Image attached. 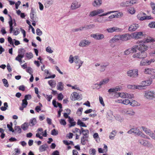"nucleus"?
<instances>
[{
    "label": "nucleus",
    "mask_w": 155,
    "mask_h": 155,
    "mask_svg": "<svg viewBox=\"0 0 155 155\" xmlns=\"http://www.w3.org/2000/svg\"><path fill=\"white\" fill-rule=\"evenodd\" d=\"M144 96L147 99H153L155 98V92L150 90L146 91L144 92Z\"/></svg>",
    "instance_id": "obj_1"
},
{
    "label": "nucleus",
    "mask_w": 155,
    "mask_h": 155,
    "mask_svg": "<svg viewBox=\"0 0 155 155\" xmlns=\"http://www.w3.org/2000/svg\"><path fill=\"white\" fill-rule=\"evenodd\" d=\"M147 56V54L146 52H140L134 54L132 57L134 58L143 59L146 58Z\"/></svg>",
    "instance_id": "obj_2"
},
{
    "label": "nucleus",
    "mask_w": 155,
    "mask_h": 155,
    "mask_svg": "<svg viewBox=\"0 0 155 155\" xmlns=\"http://www.w3.org/2000/svg\"><path fill=\"white\" fill-rule=\"evenodd\" d=\"M137 45L138 50L141 52H145V51L149 48L148 46L142 42H140V43Z\"/></svg>",
    "instance_id": "obj_3"
},
{
    "label": "nucleus",
    "mask_w": 155,
    "mask_h": 155,
    "mask_svg": "<svg viewBox=\"0 0 155 155\" xmlns=\"http://www.w3.org/2000/svg\"><path fill=\"white\" fill-rule=\"evenodd\" d=\"M138 70L137 69L130 70L127 72V74L129 77L136 78L138 75Z\"/></svg>",
    "instance_id": "obj_4"
},
{
    "label": "nucleus",
    "mask_w": 155,
    "mask_h": 155,
    "mask_svg": "<svg viewBox=\"0 0 155 155\" xmlns=\"http://www.w3.org/2000/svg\"><path fill=\"white\" fill-rule=\"evenodd\" d=\"M122 113L131 116L134 115L135 114L133 110L131 108L124 109L122 110Z\"/></svg>",
    "instance_id": "obj_5"
},
{
    "label": "nucleus",
    "mask_w": 155,
    "mask_h": 155,
    "mask_svg": "<svg viewBox=\"0 0 155 155\" xmlns=\"http://www.w3.org/2000/svg\"><path fill=\"white\" fill-rule=\"evenodd\" d=\"M122 30L121 28H118L117 27H113L107 28L106 31L108 33H111L114 32H121Z\"/></svg>",
    "instance_id": "obj_6"
},
{
    "label": "nucleus",
    "mask_w": 155,
    "mask_h": 155,
    "mask_svg": "<svg viewBox=\"0 0 155 155\" xmlns=\"http://www.w3.org/2000/svg\"><path fill=\"white\" fill-rule=\"evenodd\" d=\"M91 37L97 40H102L104 38V36L103 34L100 33L91 34Z\"/></svg>",
    "instance_id": "obj_7"
},
{
    "label": "nucleus",
    "mask_w": 155,
    "mask_h": 155,
    "mask_svg": "<svg viewBox=\"0 0 155 155\" xmlns=\"http://www.w3.org/2000/svg\"><path fill=\"white\" fill-rule=\"evenodd\" d=\"M131 35L128 34H125L119 35V40L123 41H127L130 38Z\"/></svg>",
    "instance_id": "obj_8"
},
{
    "label": "nucleus",
    "mask_w": 155,
    "mask_h": 155,
    "mask_svg": "<svg viewBox=\"0 0 155 155\" xmlns=\"http://www.w3.org/2000/svg\"><path fill=\"white\" fill-rule=\"evenodd\" d=\"M138 142L141 145L148 147H151L152 145L148 140L142 139L138 140Z\"/></svg>",
    "instance_id": "obj_9"
},
{
    "label": "nucleus",
    "mask_w": 155,
    "mask_h": 155,
    "mask_svg": "<svg viewBox=\"0 0 155 155\" xmlns=\"http://www.w3.org/2000/svg\"><path fill=\"white\" fill-rule=\"evenodd\" d=\"M91 43V41L87 39H84L81 41L79 45L81 47H85L88 46Z\"/></svg>",
    "instance_id": "obj_10"
},
{
    "label": "nucleus",
    "mask_w": 155,
    "mask_h": 155,
    "mask_svg": "<svg viewBox=\"0 0 155 155\" xmlns=\"http://www.w3.org/2000/svg\"><path fill=\"white\" fill-rule=\"evenodd\" d=\"M110 79L108 78H105L101 80L99 82V84H96L95 85H98L100 86V87L98 89L100 88L102 86L104 85L107 83L109 81Z\"/></svg>",
    "instance_id": "obj_11"
},
{
    "label": "nucleus",
    "mask_w": 155,
    "mask_h": 155,
    "mask_svg": "<svg viewBox=\"0 0 155 155\" xmlns=\"http://www.w3.org/2000/svg\"><path fill=\"white\" fill-rule=\"evenodd\" d=\"M139 27L138 24H133L129 27L128 30L130 31H135Z\"/></svg>",
    "instance_id": "obj_12"
},
{
    "label": "nucleus",
    "mask_w": 155,
    "mask_h": 155,
    "mask_svg": "<svg viewBox=\"0 0 155 155\" xmlns=\"http://www.w3.org/2000/svg\"><path fill=\"white\" fill-rule=\"evenodd\" d=\"M121 88V87L117 86L114 88H110L108 90V92L109 93H116L118 91H120Z\"/></svg>",
    "instance_id": "obj_13"
},
{
    "label": "nucleus",
    "mask_w": 155,
    "mask_h": 155,
    "mask_svg": "<svg viewBox=\"0 0 155 155\" xmlns=\"http://www.w3.org/2000/svg\"><path fill=\"white\" fill-rule=\"evenodd\" d=\"M132 128L133 130V132L134 133L137 135L140 136L141 137H144V136L145 135L144 134H143L142 132L140 131L137 127Z\"/></svg>",
    "instance_id": "obj_14"
},
{
    "label": "nucleus",
    "mask_w": 155,
    "mask_h": 155,
    "mask_svg": "<svg viewBox=\"0 0 155 155\" xmlns=\"http://www.w3.org/2000/svg\"><path fill=\"white\" fill-rule=\"evenodd\" d=\"M143 36V32L141 31L135 32L133 33V36L135 39L140 38Z\"/></svg>",
    "instance_id": "obj_15"
},
{
    "label": "nucleus",
    "mask_w": 155,
    "mask_h": 155,
    "mask_svg": "<svg viewBox=\"0 0 155 155\" xmlns=\"http://www.w3.org/2000/svg\"><path fill=\"white\" fill-rule=\"evenodd\" d=\"M80 134H82L83 136L86 137H88L89 134V131L87 130H84L83 128H81L80 131Z\"/></svg>",
    "instance_id": "obj_16"
},
{
    "label": "nucleus",
    "mask_w": 155,
    "mask_h": 155,
    "mask_svg": "<svg viewBox=\"0 0 155 155\" xmlns=\"http://www.w3.org/2000/svg\"><path fill=\"white\" fill-rule=\"evenodd\" d=\"M102 4V0H95L92 3L94 7H98Z\"/></svg>",
    "instance_id": "obj_17"
},
{
    "label": "nucleus",
    "mask_w": 155,
    "mask_h": 155,
    "mask_svg": "<svg viewBox=\"0 0 155 155\" xmlns=\"http://www.w3.org/2000/svg\"><path fill=\"white\" fill-rule=\"evenodd\" d=\"M54 3V0H45L44 5L45 7H48L53 5Z\"/></svg>",
    "instance_id": "obj_18"
},
{
    "label": "nucleus",
    "mask_w": 155,
    "mask_h": 155,
    "mask_svg": "<svg viewBox=\"0 0 155 155\" xmlns=\"http://www.w3.org/2000/svg\"><path fill=\"white\" fill-rule=\"evenodd\" d=\"M144 72L147 74H152L155 73V70L151 68H146Z\"/></svg>",
    "instance_id": "obj_19"
},
{
    "label": "nucleus",
    "mask_w": 155,
    "mask_h": 155,
    "mask_svg": "<svg viewBox=\"0 0 155 155\" xmlns=\"http://www.w3.org/2000/svg\"><path fill=\"white\" fill-rule=\"evenodd\" d=\"M30 16L31 19L33 20V21H35L36 20V16L34 10L32 8L31 9V11L30 14Z\"/></svg>",
    "instance_id": "obj_20"
},
{
    "label": "nucleus",
    "mask_w": 155,
    "mask_h": 155,
    "mask_svg": "<svg viewBox=\"0 0 155 155\" xmlns=\"http://www.w3.org/2000/svg\"><path fill=\"white\" fill-rule=\"evenodd\" d=\"M78 59V57L75 56L73 57L72 55H71L69 57V61L70 63H72L74 62L77 63L78 62L77 60Z\"/></svg>",
    "instance_id": "obj_21"
},
{
    "label": "nucleus",
    "mask_w": 155,
    "mask_h": 155,
    "mask_svg": "<svg viewBox=\"0 0 155 155\" xmlns=\"http://www.w3.org/2000/svg\"><path fill=\"white\" fill-rule=\"evenodd\" d=\"M28 104V102L25 100L23 99L22 101L21 106L19 108L21 110H23L24 108H25Z\"/></svg>",
    "instance_id": "obj_22"
},
{
    "label": "nucleus",
    "mask_w": 155,
    "mask_h": 155,
    "mask_svg": "<svg viewBox=\"0 0 155 155\" xmlns=\"http://www.w3.org/2000/svg\"><path fill=\"white\" fill-rule=\"evenodd\" d=\"M48 83L49 85L52 87H54L56 84L55 81L54 80H51L48 81Z\"/></svg>",
    "instance_id": "obj_23"
},
{
    "label": "nucleus",
    "mask_w": 155,
    "mask_h": 155,
    "mask_svg": "<svg viewBox=\"0 0 155 155\" xmlns=\"http://www.w3.org/2000/svg\"><path fill=\"white\" fill-rule=\"evenodd\" d=\"M119 40V35H115L113 38L109 40V42L110 43L115 42Z\"/></svg>",
    "instance_id": "obj_24"
},
{
    "label": "nucleus",
    "mask_w": 155,
    "mask_h": 155,
    "mask_svg": "<svg viewBox=\"0 0 155 155\" xmlns=\"http://www.w3.org/2000/svg\"><path fill=\"white\" fill-rule=\"evenodd\" d=\"M70 97L72 101L76 100L78 98V93L76 92H73L71 94Z\"/></svg>",
    "instance_id": "obj_25"
},
{
    "label": "nucleus",
    "mask_w": 155,
    "mask_h": 155,
    "mask_svg": "<svg viewBox=\"0 0 155 155\" xmlns=\"http://www.w3.org/2000/svg\"><path fill=\"white\" fill-rule=\"evenodd\" d=\"M141 128L145 133L147 135H149L152 132L150 129L145 127L142 126Z\"/></svg>",
    "instance_id": "obj_26"
},
{
    "label": "nucleus",
    "mask_w": 155,
    "mask_h": 155,
    "mask_svg": "<svg viewBox=\"0 0 155 155\" xmlns=\"http://www.w3.org/2000/svg\"><path fill=\"white\" fill-rule=\"evenodd\" d=\"M24 57L23 55L18 54L16 57L15 60L19 62L20 63V64H21L22 62V58H23Z\"/></svg>",
    "instance_id": "obj_27"
},
{
    "label": "nucleus",
    "mask_w": 155,
    "mask_h": 155,
    "mask_svg": "<svg viewBox=\"0 0 155 155\" xmlns=\"http://www.w3.org/2000/svg\"><path fill=\"white\" fill-rule=\"evenodd\" d=\"M63 88L64 85L63 83L61 82H58L57 86V89L61 91L63 90Z\"/></svg>",
    "instance_id": "obj_28"
},
{
    "label": "nucleus",
    "mask_w": 155,
    "mask_h": 155,
    "mask_svg": "<svg viewBox=\"0 0 155 155\" xmlns=\"http://www.w3.org/2000/svg\"><path fill=\"white\" fill-rule=\"evenodd\" d=\"M117 133V132L115 130H113L110 133V135L109 136V138L110 140H113Z\"/></svg>",
    "instance_id": "obj_29"
},
{
    "label": "nucleus",
    "mask_w": 155,
    "mask_h": 155,
    "mask_svg": "<svg viewBox=\"0 0 155 155\" xmlns=\"http://www.w3.org/2000/svg\"><path fill=\"white\" fill-rule=\"evenodd\" d=\"M145 41L147 43L154 42H155V38L150 37H147Z\"/></svg>",
    "instance_id": "obj_30"
},
{
    "label": "nucleus",
    "mask_w": 155,
    "mask_h": 155,
    "mask_svg": "<svg viewBox=\"0 0 155 155\" xmlns=\"http://www.w3.org/2000/svg\"><path fill=\"white\" fill-rule=\"evenodd\" d=\"M9 25L10 27V33H12V31H13V22L12 19L10 17V20L8 22Z\"/></svg>",
    "instance_id": "obj_31"
},
{
    "label": "nucleus",
    "mask_w": 155,
    "mask_h": 155,
    "mask_svg": "<svg viewBox=\"0 0 155 155\" xmlns=\"http://www.w3.org/2000/svg\"><path fill=\"white\" fill-rule=\"evenodd\" d=\"M48 147L47 145L45 144L41 146L39 148V150L40 152H42L45 151Z\"/></svg>",
    "instance_id": "obj_32"
},
{
    "label": "nucleus",
    "mask_w": 155,
    "mask_h": 155,
    "mask_svg": "<svg viewBox=\"0 0 155 155\" xmlns=\"http://www.w3.org/2000/svg\"><path fill=\"white\" fill-rule=\"evenodd\" d=\"M108 64L107 65H101L100 66L98 70L99 71L101 72H104L106 68L108 66Z\"/></svg>",
    "instance_id": "obj_33"
},
{
    "label": "nucleus",
    "mask_w": 155,
    "mask_h": 155,
    "mask_svg": "<svg viewBox=\"0 0 155 155\" xmlns=\"http://www.w3.org/2000/svg\"><path fill=\"white\" fill-rule=\"evenodd\" d=\"M68 121L69 123L70 124V125L69 126V127L74 126L76 124V123L74 121V120L73 118H71L70 117H69V120H68Z\"/></svg>",
    "instance_id": "obj_34"
},
{
    "label": "nucleus",
    "mask_w": 155,
    "mask_h": 155,
    "mask_svg": "<svg viewBox=\"0 0 155 155\" xmlns=\"http://www.w3.org/2000/svg\"><path fill=\"white\" fill-rule=\"evenodd\" d=\"M120 5L122 7L130 6L129 1L122 2L120 3Z\"/></svg>",
    "instance_id": "obj_35"
},
{
    "label": "nucleus",
    "mask_w": 155,
    "mask_h": 155,
    "mask_svg": "<svg viewBox=\"0 0 155 155\" xmlns=\"http://www.w3.org/2000/svg\"><path fill=\"white\" fill-rule=\"evenodd\" d=\"M77 8V2H73L71 5V10H74Z\"/></svg>",
    "instance_id": "obj_36"
},
{
    "label": "nucleus",
    "mask_w": 155,
    "mask_h": 155,
    "mask_svg": "<svg viewBox=\"0 0 155 155\" xmlns=\"http://www.w3.org/2000/svg\"><path fill=\"white\" fill-rule=\"evenodd\" d=\"M130 105L134 107L139 106L140 105V104L137 101L135 100H132L131 102H130Z\"/></svg>",
    "instance_id": "obj_37"
},
{
    "label": "nucleus",
    "mask_w": 155,
    "mask_h": 155,
    "mask_svg": "<svg viewBox=\"0 0 155 155\" xmlns=\"http://www.w3.org/2000/svg\"><path fill=\"white\" fill-rule=\"evenodd\" d=\"M150 5L152 9V13L154 15H155V3L153 2H151L150 3Z\"/></svg>",
    "instance_id": "obj_38"
},
{
    "label": "nucleus",
    "mask_w": 155,
    "mask_h": 155,
    "mask_svg": "<svg viewBox=\"0 0 155 155\" xmlns=\"http://www.w3.org/2000/svg\"><path fill=\"white\" fill-rule=\"evenodd\" d=\"M28 127V124L25 123L21 126V128L24 130H27Z\"/></svg>",
    "instance_id": "obj_39"
},
{
    "label": "nucleus",
    "mask_w": 155,
    "mask_h": 155,
    "mask_svg": "<svg viewBox=\"0 0 155 155\" xmlns=\"http://www.w3.org/2000/svg\"><path fill=\"white\" fill-rule=\"evenodd\" d=\"M42 95L48 101H50L52 99V96L51 95H49L47 94H46L44 93H43Z\"/></svg>",
    "instance_id": "obj_40"
},
{
    "label": "nucleus",
    "mask_w": 155,
    "mask_h": 155,
    "mask_svg": "<svg viewBox=\"0 0 155 155\" xmlns=\"http://www.w3.org/2000/svg\"><path fill=\"white\" fill-rule=\"evenodd\" d=\"M12 123L11 122L9 124H8L7 125V127L10 131H12V132H14L15 131L12 128Z\"/></svg>",
    "instance_id": "obj_41"
},
{
    "label": "nucleus",
    "mask_w": 155,
    "mask_h": 155,
    "mask_svg": "<svg viewBox=\"0 0 155 155\" xmlns=\"http://www.w3.org/2000/svg\"><path fill=\"white\" fill-rule=\"evenodd\" d=\"M13 33V35H17L20 33V31L19 30V29L18 28H16L14 29L13 28V31L12 33Z\"/></svg>",
    "instance_id": "obj_42"
},
{
    "label": "nucleus",
    "mask_w": 155,
    "mask_h": 155,
    "mask_svg": "<svg viewBox=\"0 0 155 155\" xmlns=\"http://www.w3.org/2000/svg\"><path fill=\"white\" fill-rule=\"evenodd\" d=\"M78 125H80L81 127H87L86 125L79 119H78Z\"/></svg>",
    "instance_id": "obj_43"
},
{
    "label": "nucleus",
    "mask_w": 155,
    "mask_h": 155,
    "mask_svg": "<svg viewBox=\"0 0 155 155\" xmlns=\"http://www.w3.org/2000/svg\"><path fill=\"white\" fill-rule=\"evenodd\" d=\"M25 56L26 57L29 59H31L33 57V54L31 52L27 53L26 54Z\"/></svg>",
    "instance_id": "obj_44"
},
{
    "label": "nucleus",
    "mask_w": 155,
    "mask_h": 155,
    "mask_svg": "<svg viewBox=\"0 0 155 155\" xmlns=\"http://www.w3.org/2000/svg\"><path fill=\"white\" fill-rule=\"evenodd\" d=\"M144 81L146 82L145 83L147 86L150 85L152 82V80L151 78H149L148 80Z\"/></svg>",
    "instance_id": "obj_45"
},
{
    "label": "nucleus",
    "mask_w": 155,
    "mask_h": 155,
    "mask_svg": "<svg viewBox=\"0 0 155 155\" xmlns=\"http://www.w3.org/2000/svg\"><path fill=\"white\" fill-rule=\"evenodd\" d=\"M117 12V11H112L108 12L106 13L102 14L100 15L99 16L101 17L106 16L110 14L111 13H114V12Z\"/></svg>",
    "instance_id": "obj_46"
},
{
    "label": "nucleus",
    "mask_w": 155,
    "mask_h": 155,
    "mask_svg": "<svg viewBox=\"0 0 155 155\" xmlns=\"http://www.w3.org/2000/svg\"><path fill=\"white\" fill-rule=\"evenodd\" d=\"M25 52V50L24 48H21L19 49L18 51V54L23 55L24 56V53Z\"/></svg>",
    "instance_id": "obj_47"
},
{
    "label": "nucleus",
    "mask_w": 155,
    "mask_h": 155,
    "mask_svg": "<svg viewBox=\"0 0 155 155\" xmlns=\"http://www.w3.org/2000/svg\"><path fill=\"white\" fill-rule=\"evenodd\" d=\"M132 53L136 52L137 49H138V46L137 45H135L134 46L131 48H130Z\"/></svg>",
    "instance_id": "obj_48"
},
{
    "label": "nucleus",
    "mask_w": 155,
    "mask_h": 155,
    "mask_svg": "<svg viewBox=\"0 0 155 155\" xmlns=\"http://www.w3.org/2000/svg\"><path fill=\"white\" fill-rule=\"evenodd\" d=\"M148 26L150 28H155V21H152L148 24Z\"/></svg>",
    "instance_id": "obj_49"
},
{
    "label": "nucleus",
    "mask_w": 155,
    "mask_h": 155,
    "mask_svg": "<svg viewBox=\"0 0 155 155\" xmlns=\"http://www.w3.org/2000/svg\"><path fill=\"white\" fill-rule=\"evenodd\" d=\"M98 15L96 10H94L91 12L90 13L89 16L90 17Z\"/></svg>",
    "instance_id": "obj_50"
},
{
    "label": "nucleus",
    "mask_w": 155,
    "mask_h": 155,
    "mask_svg": "<svg viewBox=\"0 0 155 155\" xmlns=\"http://www.w3.org/2000/svg\"><path fill=\"white\" fill-rule=\"evenodd\" d=\"M107 118H109V117L112 118V116L113 115V112L110 110H109L107 112Z\"/></svg>",
    "instance_id": "obj_51"
},
{
    "label": "nucleus",
    "mask_w": 155,
    "mask_h": 155,
    "mask_svg": "<svg viewBox=\"0 0 155 155\" xmlns=\"http://www.w3.org/2000/svg\"><path fill=\"white\" fill-rule=\"evenodd\" d=\"M46 51L47 52L50 54H51L53 52V51L52 50L50 46H48L46 48Z\"/></svg>",
    "instance_id": "obj_52"
},
{
    "label": "nucleus",
    "mask_w": 155,
    "mask_h": 155,
    "mask_svg": "<svg viewBox=\"0 0 155 155\" xmlns=\"http://www.w3.org/2000/svg\"><path fill=\"white\" fill-rule=\"evenodd\" d=\"M84 136H83L81 138V143L82 145H84L86 144V141H87V138Z\"/></svg>",
    "instance_id": "obj_53"
},
{
    "label": "nucleus",
    "mask_w": 155,
    "mask_h": 155,
    "mask_svg": "<svg viewBox=\"0 0 155 155\" xmlns=\"http://www.w3.org/2000/svg\"><path fill=\"white\" fill-rule=\"evenodd\" d=\"M128 11L129 13L131 14H134L136 12V11L134 8L132 7L130 8Z\"/></svg>",
    "instance_id": "obj_54"
},
{
    "label": "nucleus",
    "mask_w": 155,
    "mask_h": 155,
    "mask_svg": "<svg viewBox=\"0 0 155 155\" xmlns=\"http://www.w3.org/2000/svg\"><path fill=\"white\" fill-rule=\"evenodd\" d=\"M2 81L4 86L7 87H8L9 84L7 80L5 79H3L2 80Z\"/></svg>",
    "instance_id": "obj_55"
},
{
    "label": "nucleus",
    "mask_w": 155,
    "mask_h": 155,
    "mask_svg": "<svg viewBox=\"0 0 155 155\" xmlns=\"http://www.w3.org/2000/svg\"><path fill=\"white\" fill-rule=\"evenodd\" d=\"M119 97L122 98H126V93H118V94Z\"/></svg>",
    "instance_id": "obj_56"
},
{
    "label": "nucleus",
    "mask_w": 155,
    "mask_h": 155,
    "mask_svg": "<svg viewBox=\"0 0 155 155\" xmlns=\"http://www.w3.org/2000/svg\"><path fill=\"white\" fill-rule=\"evenodd\" d=\"M15 130L17 133L20 134L21 132V130L19 126H16L15 127Z\"/></svg>",
    "instance_id": "obj_57"
},
{
    "label": "nucleus",
    "mask_w": 155,
    "mask_h": 155,
    "mask_svg": "<svg viewBox=\"0 0 155 155\" xmlns=\"http://www.w3.org/2000/svg\"><path fill=\"white\" fill-rule=\"evenodd\" d=\"M96 150L94 149H91L89 150V153L91 155H95Z\"/></svg>",
    "instance_id": "obj_58"
},
{
    "label": "nucleus",
    "mask_w": 155,
    "mask_h": 155,
    "mask_svg": "<svg viewBox=\"0 0 155 155\" xmlns=\"http://www.w3.org/2000/svg\"><path fill=\"white\" fill-rule=\"evenodd\" d=\"M126 98L131 99L134 97V95L126 93Z\"/></svg>",
    "instance_id": "obj_59"
},
{
    "label": "nucleus",
    "mask_w": 155,
    "mask_h": 155,
    "mask_svg": "<svg viewBox=\"0 0 155 155\" xmlns=\"http://www.w3.org/2000/svg\"><path fill=\"white\" fill-rule=\"evenodd\" d=\"M130 101L128 99H124L123 101L122 104L125 105H128L129 104H130Z\"/></svg>",
    "instance_id": "obj_60"
},
{
    "label": "nucleus",
    "mask_w": 155,
    "mask_h": 155,
    "mask_svg": "<svg viewBox=\"0 0 155 155\" xmlns=\"http://www.w3.org/2000/svg\"><path fill=\"white\" fill-rule=\"evenodd\" d=\"M47 58L48 59V61L51 63L53 64L55 63V61L54 59H52L51 57L50 56H47Z\"/></svg>",
    "instance_id": "obj_61"
},
{
    "label": "nucleus",
    "mask_w": 155,
    "mask_h": 155,
    "mask_svg": "<svg viewBox=\"0 0 155 155\" xmlns=\"http://www.w3.org/2000/svg\"><path fill=\"white\" fill-rule=\"evenodd\" d=\"M95 27V25L94 24H91L87 25H85L86 29H89Z\"/></svg>",
    "instance_id": "obj_62"
},
{
    "label": "nucleus",
    "mask_w": 155,
    "mask_h": 155,
    "mask_svg": "<svg viewBox=\"0 0 155 155\" xmlns=\"http://www.w3.org/2000/svg\"><path fill=\"white\" fill-rule=\"evenodd\" d=\"M37 123L36 120L35 118H33L30 120V123L32 124V126H33L36 124Z\"/></svg>",
    "instance_id": "obj_63"
},
{
    "label": "nucleus",
    "mask_w": 155,
    "mask_h": 155,
    "mask_svg": "<svg viewBox=\"0 0 155 155\" xmlns=\"http://www.w3.org/2000/svg\"><path fill=\"white\" fill-rule=\"evenodd\" d=\"M64 97V96L61 93H59L58 95V99L59 101L62 100Z\"/></svg>",
    "instance_id": "obj_64"
}]
</instances>
